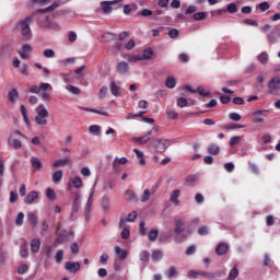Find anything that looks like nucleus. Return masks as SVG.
<instances>
[{"label":"nucleus","instance_id":"nucleus-1","mask_svg":"<svg viewBox=\"0 0 280 280\" xmlns=\"http://www.w3.org/2000/svg\"><path fill=\"white\" fill-rule=\"evenodd\" d=\"M175 242L176 244H183L191 235L190 230L185 228V221L183 219H178L175 221Z\"/></svg>","mask_w":280,"mask_h":280},{"label":"nucleus","instance_id":"nucleus-2","mask_svg":"<svg viewBox=\"0 0 280 280\" xmlns=\"http://www.w3.org/2000/svg\"><path fill=\"white\" fill-rule=\"evenodd\" d=\"M33 20L34 18L27 16L24 20L18 22V24L15 25V30H18V32H20V34H22V36L26 38V40H30V38H32V28L30 27V23H32Z\"/></svg>","mask_w":280,"mask_h":280},{"label":"nucleus","instance_id":"nucleus-3","mask_svg":"<svg viewBox=\"0 0 280 280\" xmlns=\"http://www.w3.org/2000/svg\"><path fill=\"white\" fill-rule=\"evenodd\" d=\"M36 113L37 115L35 116V124H37V126H47V117H49V110H47L45 106L39 105L36 108Z\"/></svg>","mask_w":280,"mask_h":280},{"label":"nucleus","instance_id":"nucleus-4","mask_svg":"<svg viewBox=\"0 0 280 280\" xmlns=\"http://www.w3.org/2000/svg\"><path fill=\"white\" fill-rule=\"evenodd\" d=\"M149 145L150 148H153L155 152L163 153L170 148V145H172V141L161 138L153 140Z\"/></svg>","mask_w":280,"mask_h":280},{"label":"nucleus","instance_id":"nucleus-5","mask_svg":"<svg viewBox=\"0 0 280 280\" xmlns=\"http://www.w3.org/2000/svg\"><path fill=\"white\" fill-rule=\"evenodd\" d=\"M48 19L49 18L47 15H42L40 18H38L37 22L39 25H42V27H46V30H52L54 32H60V30H62L60 24L56 22H47Z\"/></svg>","mask_w":280,"mask_h":280},{"label":"nucleus","instance_id":"nucleus-6","mask_svg":"<svg viewBox=\"0 0 280 280\" xmlns=\"http://www.w3.org/2000/svg\"><path fill=\"white\" fill-rule=\"evenodd\" d=\"M269 95H279L280 91V77H273L267 84Z\"/></svg>","mask_w":280,"mask_h":280},{"label":"nucleus","instance_id":"nucleus-7","mask_svg":"<svg viewBox=\"0 0 280 280\" xmlns=\"http://www.w3.org/2000/svg\"><path fill=\"white\" fill-rule=\"evenodd\" d=\"M72 200H73V205H72L71 215L78 213L80 211V207L82 205L81 196H80L79 191L72 192Z\"/></svg>","mask_w":280,"mask_h":280},{"label":"nucleus","instance_id":"nucleus-8","mask_svg":"<svg viewBox=\"0 0 280 280\" xmlns=\"http://www.w3.org/2000/svg\"><path fill=\"white\" fill-rule=\"evenodd\" d=\"M159 132V127H153L150 131L147 132V135L136 138V141L139 143H148L150 141V137H155V135Z\"/></svg>","mask_w":280,"mask_h":280},{"label":"nucleus","instance_id":"nucleus-9","mask_svg":"<svg viewBox=\"0 0 280 280\" xmlns=\"http://www.w3.org/2000/svg\"><path fill=\"white\" fill-rule=\"evenodd\" d=\"M65 270L70 272L71 275H75L80 270V262L79 261H68L65 264Z\"/></svg>","mask_w":280,"mask_h":280},{"label":"nucleus","instance_id":"nucleus-10","mask_svg":"<svg viewBox=\"0 0 280 280\" xmlns=\"http://www.w3.org/2000/svg\"><path fill=\"white\" fill-rule=\"evenodd\" d=\"M130 71V66L126 61H120L116 66V73H119V75H126Z\"/></svg>","mask_w":280,"mask_h":280},{"label":"nucleus","instance_id":"nucleus-11","mask_svg":"<svg viewBox=\"0 0 280 280\" xmlns=\"http://www.w3.org/2000/svg\"><path fill=\"white\" fill-rule=\"evenodd\" d=\"M116 3H119V0L101 2V8H102L104 14H110V12H113L112 5H115Z\"/></svg>","mask_w":280,"mask_h":280},{"label":"nucleus","instance_id":"nucleus-12","mask_svg":"<svg viewBox=\"0 0 280 280\" xmlns=\"http://www.w3.org/2000/svg\"><path fill=\"white\" fill-rule=\"evenodd\" d=\"M109 91L112 93V95H114V97H121V88H119V85H117V83L115 81H112L109 84Z\"/></svg>","mask_w":280,"mask_h":280},{"label":"nucleus","instance_id":"nucleus-13","mask_svg":"<svg viewBox=\"0 0 280 280\" xmlns=\"http://www.w3.org/2000/svg\"><path fill=\"white\" fill-rule=\"evenodd\" d=\"M215 253L219 256L226 255V253H229V244L219 243L215 247Z\"/></svg>","mask_w":280,"mask_h":280},{"label":"nucleus","instance_id":"nucleus-14","mask_svg":"<svg viewBox=\"0 0 280 280\" xmlns=\"http://www.w3.org/2000/svg\"><path fill=\"white\" fill-rule=\"evenodd\" d=\"M34 200H38V191H36V190L30 191L26 195L24 202H25V205H32V202H34Z\"/></svg>","mask_w":280,"mask_h":280},{"label":"nucleus","instance_id":"nucleus-15","mask_svg":"<svg viewBox=\"0 0 280 280\" xmlns=\"http://www.w3.org/2000/svg\"><path fill=\"white\" fill-rule=\"evenodd\" d=\"M178 198H180V190L174 189L171 192L170 200L171 202H173V205H175V207H178V205H180V200H178Z\"/></svg>","mask_w":280,"mask_h":280},{"label":"nucleus","instance_id":"nucleus-16","mask_svg":"<svg viewBox=\"0 0 280 280\" xmlns=\"http://www.w3.org/2000/svg\"><path fill=\"white\" fill-rule=\"evenodd\" d=\"M200 277H205L206 279H218V277H222V273L220 271L217 272H209V271H200L199 272Z\"/></svg>","mask_w":280,"mask_h":280},{"label":"nucleus","instance_id":"nucleus-17","mask_svg":"<svg viewBox=\"0 0 280 280\" xmlns=\"http://www.w3.org/2000/svg\"><path fill=\"white\" fill-rule=\"evenodd\" d=\"M126 163H128L127 158H116L113 162V170L119 172V165H126Z\"/></svg>","mask_w":280,"mask_h":280},{"label":"nucleus","instance_id":"nucleus-18","mask_svg":"<svg viewBox=\"0 0 280 280\" xmlns=\"http://www.w3.org/2000/svg\"><path fill=\"white\" fill-rule=\"evenodd\" d=\"M124 198L127 200V202H137V194H135V191L131 189H127L124 192Z\"/></svg>","mask_w":280,"mask_h":280},{"label":"nucleus","instance_id":"nucleus-19","mask_svg":"<svg viewBox=\"0 0 280 280\" xmlns=\"http://www.w3.org/2000/svg\"><path fill=\"white\" fill-rule=\"evenodd\" d=\"M71 164V158H65L61 160H57L55 161V163L52 164V167H66V165H70Z\"/></svg>","mask_w":280,"mask_h":280},{"label":"nucleus","instance_id":"nucleus-20","mask_svg":"<svg viewBox=\"0 0 280 280\" xmlns=\"http://www.w3.org/2000/svg\"><path fill=\"white\" fill-rule=\"evenodd\" d=\"M101 207H102L103 211H105V212L110 211V199L107 196L102 197Z\"/></svg>","mask_w":280,"mask_h":280},{"label":"nucleus","instance_id":"nucleus-21","mask_svg":"<svg viewBox=\"0 0 280 280\" xmlns=\"http://www.w3.org/2000/svg\"><path fill=\"white\" fill-rule=\"evenodd\" d=\"M140 261H142L143 266H148L150 264V252L143 250L139 255Z\"/></svg>","mask_w":280,"mask_h":280},{"label":"nucleus","instance_id":"nucleus-22","mask_svg":"<svg viewBox=\"0 0 280 280\" xmlns=\"http://www.w3.org/2000/svg\"><path fill=\"white\" fill-rule=\"evenodd\" d=\"M115 253L118 257V259L124 260L126 259V257H128V252H126L125 249H121V247L119 246H115Z\"/></svg>","mask_w":280,"mask_h":280},{"label":"nucleus","instance_id":"nucleus-23","mask_svg":"<svg viewBox=\"0 0 280 280\" xmlns=\"http://www.w3.org/2000/svg\"><path fill=\"white\" fill-rule=\"evenodd\" d=\"M69 187H74L75 189H80L82 187V178L74 177L68 183Z\"/></svg>","mask_w":280,"mask_h":280},{"label":"nucleus","instance_id":"nucleus-24","mask_svg":"<svg viewBox=\"0 0 280 280\" xmlns=\"http://www.w3.org/2000/svg\"><path fill=\"white\" fill-rule=\"evenodd\" d=\"M152 261H161L163 259V252L161 249H155L151 254Z\"/></svg>","mask_w":280,"mask_h":280},{"label":"nucleus","instance_id":"nucleus-25","mask_svg":"<svg viewBox=\"0 0 280 280\" xmlns=\"http://www.w3.org/2000/svg\"><path fill=\"white\" fill-rule=\"evenodd\" d=\"M31 250L33 253H38L40 250V240L34 238L31 242Z\"/></svg>","mask_w":280,"mask_h":280},{"label":"nucleus","instance_id":"nucleus-26","mask_svg":"<svg viewBox=\"0 0 280 280\" xmlns=\"http://www.w3.org/2000/svg\"><path fill=\"white\" fill-rule=\"evenodd\" d=\"M8 97L9 102H11V104H14L16 100H19V91H16V89L11 90L8 94Z\"/></svg>","mask_w":280,"mask_h":280},{"label":"nucleus","instance_id":"nucleus-27","mask_svg":"<svg viewBox=\"0 0 280 280\" xmlns=\"http://www.w3.org/2000/svg\"><path fill=\"white\" fill-rule=\"evenodd\" d=\"M67 235H69V232L67 230H62L59 235L56 238L57 244H62V242L67 241Z\"/></svg>","mask_w":280,"mask_h":280},{"label":"nucleus","instance_id":"nucleus-28","mask_svg":"<svg viewBox=\"0 0 280 280\" xmlns=\"http://www.w3.org/2000/svg\"><path fill=\"white\" fill-rule=\"evenodd\" d=\"M82 110H86V113H95L96 115H103V117H108V113L106 112H102V110H97L95 108H91V107H81Z\"/></svg>","mask_w":280,"mask_h":280},{"label":"nucleus","instance_id":"nucleus-29","mask_svg":"<svg viewBox=\"0 0 280 280\" xmlns=\"http://www.w3.org/2000/svg\"><path fill=\"white\" fill-rule=\"evenodd\" d=\"M208 152L213 156H218V154H220V147L218 144H210L208 147Z\"/></svg>","mask_w":280,"mask_h":280},{"label":"nucleus","instance_id":"nucleus-30","mask_svg":"<svg viewBox=\"0 0 280 280\" xmlns=\"http://www.w3.org/2000/svg\"><path fill=\"white\" fill-rule=\"evenodd\" d=\"M240 277V270H237V266L230 270L228 280H235Z\"/></svg>","mask_w":280,"mask_h":280},{"label":"nucleus","instance_id":"nucleus-31","mask_svg":"<svg viewBox=\"0 0 280 280\" xmlns=\"http://www.w3.org/2000/svg\"><path fill=\"white\" fill-rule=\"evenodd\" d=\"M148 237H149V242H156V238L159 237V230L156 229L150 230Z\"/></svg>","mask_w":280,"mask_h":280},{"label":"nucleus","instance_id":"nucleus-32","mask_svg":"<svg viewBox=\"0 0 280 280\" xmlns=\"http://www.w3.org/2000/svg\"><path fill=\"white\" fill-rule=\"evenodd\" d=\"M165 86L167 89H175L176 88V79L174 77H167L165 81Z\"/></svg>","mask_w":280,"mask_h":280},{"label":"nucleus","instance_id":"nucleus-33","mask_svg":"<svg viewBox=\"0 0 280 280\" xmlns=\"http://www.w3.org/2000/svg\"><path fill=\"white\" fill-rule=\"evenodd\" d=\"M60 180H62V171H56L52 174V183L55 185H58V183H60Z\"/></svg>","mask_w":280,"mask_h":280},{"label":"nucleus","instance_id":"nucleus-34","mask_svg":"<svg viewBox=\"0 0 280 280\" xmlns=\"http://www.w3.org/2000/svg\"><path fill=\"white\" fill-rule=\"evenodd\" d=\"M31 163L32 167H35V170H40L43 167V162H40V159L38 158H32Z\"/></svg>","mask_w":280,"mask_h":280},{"label":"nucleus","instance_id":"nucleus-35","mask_svg":"<svg viewBox=\"0 0 280 280\" xmlns=\"http://www.w3.org/2000/svg\"><path fill=\"white\" fill-rule=\"evenodd\" d=\"M237 128H244V126H240L235 124H228V125L221 126V130H237Z\"/></svg>","mask_w":280,"mask_h":280},{"label":"nucleus","instance_id":"nucleus-36","mask_svg":"<svg viewBox=\"0 0 280 280\" xmlns=\"http://www.w3.org/2000/svg\"><path fill=\"white\" fill-rule=\"evenodd\" d=\"M91 135H94V137H100V132H102V129L97 125H92L89 128Z\"/></svg>","mask_w":280,"mask_h":280},{"label":"nucleus","instance_id":"nucleus-37","mask_svg":"<svg viewBox=\"0 0 280 280\" xmlns=\"http://www.w3.org/2000/svg\"><path fill=\"white\" fill-rule=\"evenodd\" d=\"M63 257H65V252L62 249L57 250L55 255L56 264H62Z\"/></svg>","mask_w":280,"mask_h":280},{"label":"nucleus","instance_id":"nucleus-38","mask_svg":"<svg viewBox=\"0 0 280 280\" xmlns=\"http://www.w3.org/2000/svg\"><path fill=\"white\" fill-rule=\"evenodd\" d=\"M152 56H154V51L152 50V48L145 49L143 50V54H142V60H150Z\"/></svg>","mask_w":280,"mask_h":280},{"label":"nucleus","instance_id":"nucleus-39","mask_svg":"<svg viewBox=\"0 0 280 280\" xmlns=\"http://www.w3.org/2000/svg\"><path fill=\"white\" fill-rule=\"evenodd\" d=\"M46 198H48V200L54 202V200H56V191H54V189H51V188H47L46 189Z\"/></svg>","mask_w":280,"mask_h":280},{"label":"nucleus","instance_id":"nucleus-40","mask_svg":"<svg viewBox=\"0 0 280 280\" xmlns=\"http://www.w3.org/2000/svg\"><path fill=\"white\" fill-rule=\"evenodd\" d=\"M27 221L33 225L36 226V224L38 223V219L36 218V214H34L33 212H30L27 214Z\"/></svg>","mask_w":280,"mask_h":280},{"label":"nucleus","instance_id":"nucleus-41","mask_svg":"<svg viewBox=\"0 0 280 280\" xmlns=\"http://www.w3.org/2000/svg\"><path fill=\"white\" fill-rule=\"evenodd\" d=\"M67 91L72 93V95H80V88H75L71 84L66 85Z\"/></svg>","mask_w":280,"mask_h":280},{"label":"nucleus","instance_id":"nucleus-42","mask_svg":"<svg viewBox=\"0 0 280 280\" xmlns=\"http://www.w3.org/2000/svg\"><path fill=\"white\" fill-rule=\"evenodd\" d=\"M20 109H21L24 121L26 124H30V117L27 116V108L25 107V105H21Z\"/></svg>","mask_w":280,"mask_h":280},{"label":"nucleus","instance_id":"nucleus-43","mask_svg":"<svg viewBox=\"0 0 280 280\" xmlns=\"http://www.w3.org/2000/svg\"><path fill=\"white\" fill-rule=\"evenodd\" d=\"M198 180V175H189L186 177L185 183L186 185H194Z\"/></svg>","mask_w":280,"mask_h":280},{"label":"nucleus","instance_id":"nucleus-44","mask_svg":"<svg viewBox=\"0 0 280 280\" xmlns=\"http://www.w3.org/2000/svg\"><path fill=\"white\" fill-rule=\"evenodd\" d=\"M44 58H56V51L51 48H47L44 50Z\"/></svg>","mask_w":280,"mask_h":280},{"label":"nucleus","instance_id":"nucleus-45","mask_svg":"<svg viewBox=\"0 0 280 280\" xmlns=\"http://www.w3.org/2000/svg\"><path fill=\"white\" fill-rule=\"evenodd\" d=\"M166 117L167 119H178V113H176L174 109H168L166 112Z\"/></svg>","mask_w":280,"mask_h":280},{"label":"nucleus","instance_id":"nucleus-46","mask_svg":"<svg viewBox=\"0 0 280 280\" xmlns=\"http://www.w3.org/2000/svg\"><path fill=\"white\" fill-rule=\"evenodd\" d=\"M172 277H178V271L176 270V267L172 266L170 267L167 271V278L172 279Z\"/></svg>","mask_w":280,"mask_h":280},{"label":"nucleus","instance_id":"nucleus-47","mask_svg":"<svg viewBox=\"0 0 280 280\" xmlns=\"http://www.w3.org/2000/svg\"><path fill=\"white\" fill-rule=\"evenodd\" d=\"M194 20L195 21H205V19H207V13L205 12H197L194 14Z\"/></svg>","mask_w":280,"mask_h":280},{"label":"nucleus","instance_id":"nucleus-48","mask_svg":"<svg viewBox=\"0 0 280 280\" xmlns=\"http://www.w3.org/2000/svg\"><path fill=\"white\" fill-rule=\"evenodd\" d=\"M151 195L152 192L150 191V189H145L141 195V202H148V200H150Z\"/></svg>","mask_w":280,"mask_h":280},{"label":"nucleus","instance_id":"nucleus-49","mask_svg":"<svg viewBox=\"0 0 280 280\" xmlns=\"http://www.w3.org/2000/svg\"><path fill=\"white\" fill-rule=\"evenodd\" d=\"M11 145L14 150H21L23 148V143L19 139H13Z\"/></svg>","mask_w":280,"mask_h":280},{"label":"nucleus","instance_id":"nucleus-50","mask_svg":"<svg viewBox=\"0 0 280 280\" xmlns=\"http://www.w3.org/2000/svg\"><path fill=\"white\" fill-rule=\"evenodd\" d=\"M243 23H245V25H250L252 27H259V22L256 20L245 19Z\"/></svg>","mask_w":280,"mask_h":280},{"label":"nucleus","instance_id":"nucleus-51","mask_svg":"<svg viewBox=\"0 0 280 280\" xmlns=\"http://www.w3.org/2000/svg\"><path fill=\"white\" fill-rule=\"evenodd\" d=\"M258 61H259L261 65H268V55H267V52H261V54L258 56Z\"/></svg>","mask_w":280,"mask_h":280},{"label":"nucleus","instance_id":"nucleus-52","mask_svg":"<svg viewBox=\"0 0 280 280\" xmlns=\"http://www.w3.org/2000/svg\"><path fill=\"white\" fill-rule=\"evenodd\" d=\"M229 117L232 121H242V115H240L238 113H230Z\"/></svg>","mask_w":280,"mask_h":280},{"label":"nucleus","instance_id":"nucleus-53","mask_svg":"<svg viewBox=\"0 0 280 280\" xmlns=\"http://www.w3.org/2000/svg\"><path fill=\"white\" fill-rule=\"evenodd\" d=\"M20 73L22 75H30V66H27L26 63H23L20 68Z\"/></svg>","mask_w":280,"mask_h":280},{"label":"nucleus","instance_id":"nucleus-54","mask_svg":"<svg viewBox=\"0 0 280 280\" xmlns=\"http://www.w3.org/2000/svg\"><path fill=\"white\" fill-rule=\"evenodd\" d=\"M25 218V214L23 212H20L15 219L16 226H23V220Z\"/></svg>","mask_w":280,"mask_h":280},{"label":"nucleus","instance_id":"nucleus-55","mask_svg":"<svg viewBox=\"0 0 280 280\" xmlns=\"http://www.w3.org/2000/svg\"><path fill=\"white\" fill-rule=\"evenodd\" d=\"M226 11L230 13V14H235V12H237V4L235 3H230L228 4L226 7Z\"/></svg>","mask_w":280,"mask_h":280},{"label":"nucleus","instance_id":"nucleus-56","mask_svg":"<svg viewBox=\"0 0 280 280\" xmlns=\"http://www.w3.org/2000/svg\"><path fill=\"white\" fill-rule=\"evenodd\" d=\"M139 233L140 235H147L148 229H145V221L139 223Z\"/></svg>","mask_w":280,"mask_h":280},{"label":"nucleus","instance_id":"nucleus-57","mask_svg":"<svg viewBox=\"0 0 280 280\" xmlns=\"http://www.w3.org/2000/svg\"><path fill=\"white\" fill-rule=\"evenodd\" d=\"M198 12V7L191 4L185 10V14H196Z\"/></svg>","mask_w":280,"mask_h":280},{"label":"nucleus","instance_id":"nucleus-58","mask_svg":"<svg viewBox=\"0 0 280 280\" xmlns=\"http://www.w3.org/2000/svg\"><path fill=\"white\" fill-rule=\"evenodd\" d=\"M56 8H58V4H52L50 7H47L46 9H39L37 10V14H44V12H51L52 10H56Z\"/></svg>","mask_w":280,"mask_h":280},{"label":"nucleus","instance_id":"nucleus-59","mask_svg":"<svg viewBox=\"0 0 280 280\" xmlns=\"http://www.w3.org/2000/svg\"><path fill=\"white\" fill-rule=\"evenodd\" d=\"M188 102H187V98L185 97H179L177 100V106H179V108H186Z\"/></svg>","mask_w":280,"mask_h":280},{"label":"nucleus","instance_id":"nucleus-60","mask_svg":"<svg viewBox=\"0 0 280 280\" xmlns=\"http://www.w3.org/2000/svg\"><path fill=\"white\" fill-rule=\"evenodd\" d=\"M198 235H209V228L207 225H202L198 229Z\"/></svg>","mask_w":280,"mask_h":280},{"label":"nucleus","instance_id":"nucleus-61","mask_svg":"<svg viewBox=\"0 0 280 280\" xmlns=\"http://www.w3.org/2000/svg\"><path fill=\"white\" fill-rule=\"evenodd\" d=\"M93 206H89V205H85V209H84V218L86 221H89L90 219V215H91V211H92V208Z\"/></svg>","mask_w":280,"mask_h":280},{"label":"nucleus","instance_id":"nucleus-62","mask_svg":"<svg viewBox=\"0 0 280 280\" xmlns=\"http://www.w3.org/2000/svg\"><path fill=\"white\" fill-rule=\"evenodd\" d=\"M20 255H21V257H23V258L27 257V255H28L27 245H22V246L20 247Z\"/></svg>","mask_w":280,"mask_h":280},{"label":"nucleus","instance_id":"nucleus-63","mask_svg":"<svg viewBox=\"0 0 280 280\" xmlns=\"http://www.w3.org/2000/svg\"><path fill=\"white\" fill-rule=\"evenodd\" d=\"M126 220L127 222H135L137 220V211L129 213Z\"/></svg>","mask_w":280,"mask_h":280},{"label":"nucleus","instance_id":"nucleus-64","mask_svg":"<svg viewBox=\"0 0 280 280\" xmlns=\"http://www.w3.org/2000/svg\"><path fill=\"white\" fill-rule=\"evenodd\" d=\"M178 34H179V32H178V30H176V28H172V30L168 32L170 38H178Z\"/></svg>","mask_w":280,"mask_h":280}]
</instances>
